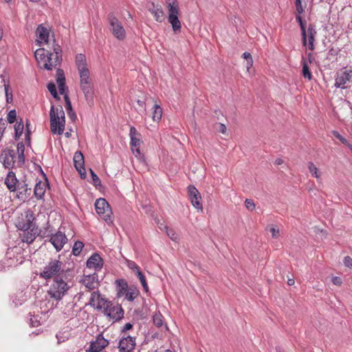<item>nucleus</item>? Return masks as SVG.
Returning <instances> with one entry per match:
<instances>
[{"mask_svg": "<svg viewBox=\"0 0 352 352\" xmlns=\"http://www.w3.org/2000/svg\"><path fill=\"white\" fill-rule=\"evenodd\" d=\"M34 212L31 210H28L25 212L24 215L19 218L16 225L19 230L28 232L25 241L28 243H32L38 236L45 238L50 236L54 233L53 227L50 224L49 221L46 223L44 230L42 231L34 223Z\"/></svg>", "mask_w": 352, "mask_h": 352, "instance_id": "f257e3e1", "label": "nucleus"}, {"mask_svg": "<svg viewBox=\"0 0 352 352\" xmlns=\"http://www.w3.org/2000/svg\"><path fill=\"white\" fill-rule=\"evenodd\" d=\"M70 272L69 269L63 268V263L57 259H52L47 265H46L43 271L40 273V277L48 280L56 276H65L67 272Z\"/></svg>", "mask_w": 352, "mask_h": 352, "instance_id": "f03ea898", "label": "nucleus"}, {"mask_svg": "<svg viewBox=\"0 0 352 352\" xmlns=\"http://www.w3.org/2000/svg\"><path fill=\"white\" fill-rule=\"evenodd\" d=\"M66 279V276L61 277L56 276L54 278L53 283L51 285L50 289L47 291L48 294L52 298L56 300H60L67 294L70 287L65 281Z\"/></svg>", "mask_w": 352, "mask_h": 352, "instance_id": "7ed1b4c3", "label": "nucleus"}, {"mask_svg": "<svg viewBox=\"0 0 352 352\" xmlns=\"http://www.w3.org/2000/svg\"><path fill=\"white\" fill-rule=\"evenodd\" d=\"M58 108L51 106L50 111V129L53 134L61 135L65 130V116L59 117L58 113Z\"/></svg>", "mask_w": 352, "mask_h": 352, "instance_id": "20e7f679", "label": "nucleus"}, {"mask_svg": "<svg viewBox=\"0 0 352 352\" xmlns=\"http://www.w3.org/2000/svg\"><path fill=\"white\" fill-rule=\"evenodd\" d=\"M168 3V21L171 24L175 33L180 32L181 22L179 20V5L177 0H166Z\"/></svg>", "mask_w": 352, "mask_h": 352, "instance_id": "39448f33", "label": "nucleus"}, {"mask_svg": "<svg viewBox=\"0 0 352 352\" xmlns=\"http://www.w3.org/2000/svg\"><path fill=\"white\" fill-rule=\"evenodd\" d=\"M95 209L97 214L108 224L113 222V212L110 205L104 198H99L96 201Z\"/></svg>", "mask_w": 352, "mask_h": 352, "instance_id": "423d86ee", "label": "nucleus"}, {"mask_svg": "<svg viewBox=\"0 0 352 352\" xmlns=\"http://www.w3.org/2000/svg\"><path fill=\"white\" fill-rule=\"evenodd\" d=\"M47 61L43 65V68L51 71L53 67L60 65L62 62V49L60 45H56L54 47V52H47Z\"/></svg>", "mask_w": 352, "mask_h": 352, "instance_id": "0eeeda50", "label": "nucleus"}, {"mask_svg": "<svg viewBox=\"0 0 352 352\" xmlns=\"http://www.w3.org/2000/svg\"><path fill=\"white\" fill-rule=\"evenodd\" d=\"M107 20L113 35L118 40H124L126 37L125 30L113 12L108 14Z\"/></svg>", "mask_w": 352, "mask_h": 352, "instance_id": "6e6552de", "label": "nucleus"}, {"mask_svg": "<svg viewBox=\"0 0 352 352\" xmlns=\"http://www.w3.org/2000/svg\"><path fill=\"white\" fill-rule=\"evenodd\" d=\"M80 87L88 103L93 102L94 91L90 73L80 75Z\"/></svg>", "mask_w": 352, "mask_h": 352, "instance_id": "1a4fd4ad", "label": "nucleus"}, {"mask_svg": "<svg viewBox=\"0 0 352 352\" xmlns=\"http://www.w3.org/2000/svg\"><path fill=\"white\" fill-rule=\"evenodd\" d=\"M108 303L107 307H104V315L112 320L113 322L122 320L124 318V313L122 306L119 304H114L111 301Z\"/></svg>", "mask_w": 352, "mask_h": 352, "instance_id": "9d476101", "label": "nucleus"}, {"mask_svg": "<svg viewBox=\"0 0 352 352\" xmlns=\"http://www.w3.org/2000/svg\"><path fill=\"white\" fill-rule=\"evenodd\" d=\"M187 191L192 205L196 209L202 210L201 196L197 188L194 185H189L187 188Z\"/></svg>", "mask_w": 352, "mask_h": 352, "instance_id": "9b49d317", "label": "nucleus"}, {"mask_svg": "<svg viewBox=\"0 0 352 352\" xmlns=\"http://www.w3.org/2000/svg\"><path fill=\"white\" fill-rule=\"evenodd\" d=\"M30 184L28 182L27 179L24 177L21 179L16 186V191L18 192L17 197L23 201L29 198L32 194V188L29 186Z\"/></svg>", "mask_w": 352, "mask_h": 352, "instance_id": "f8f14e48", "label": "nucleus"}, {"mask_svg": "<svg viewBox=\"0 0 352 352\" xmlns=\"http://www.w3.org/2000/svg\"><path fill=\"white\" fill-rule=\"evenodd\" d=\"M109 340L103 337L102 333L98 334L94 341H91L87 350L89 352H100L109 345Z\"/></svg>", "mask_w": 352, "mask_h": 352, "instance_id": "ddd939ff", "label": "nucleus"}, {"mask_svg": "<svg viewBox=\"0 0 352 352\" xmlns=\"http://www.w3.org/2000/svg\"><path fill=\"white\" fill-rule=\"evenodd\" d=\"M50 237V241L57 252L60 251L64 245L67 242V236L60 231L53 233Z\"/></svg>", "mask_w": 352, "mask_h": 352, "instance_id": "4468645a", "label": "nucleus"}, {"mask_svg": "<svg viewBox=\"0 0 352 352\" xmlns=\"http://www.w3.org/2000/svg\"><path fill=\"white\" fill-rule=\"evenodd\" d=\"M135 346V338L131 336L123 337L119 341L118 349L120 352H131Z\"/></svg>", "mask_w": 352, "mask_h": 352, "instance_id": "2eb2a0df", "label": "nucleus"}, {"mask_svg": "<svg viewBox=\"0 0 352 352\" xmlns=\"http://www.w3.org/2000/svg\"><path fill=\"white\" fill-rule=\"evenodd\" d=\"M86 265L89 269L100 270L103 266V260L98 253H94L87 261Z\"/></svg>", "mask_w": 352, "mask_h": 352, "instance_id": "dca6fc26", "label": "nucleus"}, {"mask_svg": "<svg viewBox=\"0 0 352 352\" xmlns=\"http://www.w3.org/2000/svg\"><path fill=\"white\" fill-rule=\"evenodd\" d=\"M15 152L13 149H5L3 151L1 157L3 159V164L6 168L14 167Z\"/></svg>", "mask_w": 352, "mask_h": 352, "instance_id": "f3484780", "label": "nucleus"}, {"mask_svg": "<svg viewBox=\"0 0 352 352\" xmlns=\"http://www.w3.org/2000/svg\"><path fill=\"white\" fill-rule=\"evenodd\" d=\"M76 65L79 72V75L89 74L87 67L86 56L83 54H78L75 58Z\"/></svg>", "mask_w": 352, "mask_h": 352, "instance_id": "a211bd4d", "label": "nucleus"}, {"mask_svg": "<svg viewBox=\"0 0 352 352\" xmlns=\"http://www.w3.org/2000/svg\"><path fill=\"white\" fill-rule=\"evenodd\" d=\"M21 179H17L15 173H14L12 170H10L7 174L6 178H5V184L8 189L10 192H16V186L19 183Z\"/></svg>", "mask_w": 352, "mask_h": 352, "instance_id": "6ab92c4d", "label": "nucleus"}, {"mask_svg": "<svg viewBox=\"0 0 352 352\" xmlns=\"http://www.w3.org/2000/svg\"><path fill=\"white\" fill-rule=\"evenodd\" d=\"M350 72H351V71H344L338 73L335 79V86L338 88H346V85L351 78Z\"/></svg>", "mask_w": 352, "mask_h": 352, "instance_id": "aec40b11", "label": "nucleus"}, {"mask_svg": "<svg viewBox=\"0 0 352 352\" xmlns=\"http://www.w3.org/2000/svg\"><path fill=\"white\" fill-rule=\"evenodd\" d=\"M148 10L153 15L156 21L162 22L164 20V13L161 6H156L151 2L148 6Z\"/></svg>", "mask_w": 352, "mask_h": 352, "instance_id": "412c9836", "label": "nucleus"}, {"mask_svg": "<svg viewBox=\"0 0 352 352\" xmlns=\"http://www.w3.org/2000/svg\"><path fill=\"white\" fill-rule=\"evenodd\" d=\"M56 82L59 89V93L61 95L66 94L65 91H67V87L65 84V76L63 69L58 68L56 70Z\"/></svg>", "mask_w": 352, "mask_h": 352, "instance_id": "4be33fe9", "label": "nucleus"}, {"mask_svg": "<svg viewBox=\"0 0 352 352\" xmlns=\"http://www.w3.org/2000/svg\"><path fill=\"white\" fill-rule=\"evenodd\" d=\"M130 138H131V148L133 153H134V148L140 146V133L136 130L134 126L130 127Z\"/></svg>", "mask_w": 352, "mask_h": 352, "instance_id": "5701e85b", "label": "nucleus"}, {"mask_svg": "<svg viewBox=\"0 0 352 352\" xmlns=\"http://www.w3.org/2000/svg\"><path fill=\"white\" fill-rule=\"evenodd\" d=\"M115 284L116 286L117 297L120 298L124 296V293L129 288L126 280L124 278H119L116 280Z\"/></svg>", "mask_w": 352, "mask_h": 352, "instance_id": "b1692460", "label": "nucleus"}, {"mask_svg": "<svg viewBox=\"0 0 352 352\" xmlns=\"http://www.w3.org/2000/svg\"><path fill=\"white\" fill-rule=\"evenodd\" d=\"M307 35L308 36L309 41V49L311 51L314 50V41L315 37L316 36V31L314 27V25H310L308 27Z\"/></svg>", "mask_w": 352, "mask_h": 352, "instance_id": "393cba45", "label": "nucleus"}, {"mask_svg": "<svg viewBox=\"0 0 352 352\" xmlns=\"http://www.w3.org/2000/svg\"><path fill=\"white\" fill-rule=\"evenodd\" d=\"M45 186L46 184L41 181H38L35 184L34 194L38 199H41L43 197L45 192Z\"/></svg>", "mask_w": 352, "mask_h": 352, "instance_id": "a878e982", "label": "nucleus"}, {"mask_svg": "<svg viewBox=\"0 0 352 352\" xmlns=\"http://www.w3.org/2000/svg\"><path fill=\"white\" fill-rule=\"evenodd\" d=\"M37 36L45 43H48L49 32L47 29L43 26V24L38 25L36 31Z\"/></svg>", "mask_w": 352, "mask_h": 352, "instance_id": "bb28decb", "label": "nucleus"}, {"mask_svg": "<svg viewBox=\"0 0 352 352\" xmlns=\"http://www.w3.org/2000/svg\"><path fill=\"white\" fill-rule=\"evenodd\" d=\"M74 164L76 169L78 170V169L84 170V156L80 151H76L74 156Z\"/></svg>", "mask_w": 352, "mask_h": 352, "instance_id": "cd10ccee", "label": "nucleus"}, {"mask_svg": "<svg viewBox=\"0 0 352 352\" xmlns=\"http://www.w3.org/2000/svg\"><path fill=\"white\" fill-rule=\"evenodd\" d=\"M64 100L65 102V109L67 112L68 116L69 118L74 120L76 119V114L75 111L73 110L72 102L70 101L69 97L68 96V94H65L64 96Z\"/></svg>", "mask_w": 352, "mask_h": 352, "instance_id": "c85d7f7f", "label": "nucleus"}, {"mask_svg": "<svg viewBox=\"0 0 352 352\" xmlns=\"http://www.w3.org/2000/svg\"><path fill=\"white\" fill-rule=\"evenodd\" d=\"M14 139L16 141H18L24 130V124L23 122L22 118H20L19 121H16V124H14Z\"/></svg>", "mask_w": 352, "mask_h": 352, "instance_id": "c756f323", "label": "nucleus"}, {"mask_svg": "<svg viewBox=\"0 0 352 352\" xmlns=\"http://www.w3.org/2000/svg\"><path fill=\"white\" fill-rule=\"evenodd\" d=\"M80 282L85 285L88 291H91L98 287V285L88 275H84Z\"/></svg>", "mask_w": 352, "mask_h": 352, "instance_id": "7c9ffc66", "label": "nucleus"}, {"mask_svg": "<svg viewBox=\"0 0 352 352\" xmlns=\"http://www.w3.org/2000/svg\"><path fill=\"white\" fill-rule=\"evenodd\" d=\"M140 292L136 287H129L127 291L124 293L125 298L129 301H133L134 299L139 295Z\"/></svg>", "mask_w": 352, "mask_h": 352, "instance_id": "2f4dec72", "label": "nucleus"}, {"mask_svg": "<svg viewBox=\"0 0 352 352\" xmlns=\"http://www.w3.org/2000/svg\"><path fill=\"white\" fill-rule=\"evenodd\" d=\"M296 19L298 21V23H299V25L300 27L302 45L304 46H306V45H307V32H306L305 25L304 22L302 21L301 16L296 15Z\"/></svg>", "mask_w": 352, "mask_h": 352, "instance_id": "473e14b6", "label": "nucleus"}, {"mask_svg": "<svg viewBox=\"0 0 352 352\" xmlns=\"http://www.w3.org/2000/svg\"><path fill=\"white\" fill-rule=\"evenodd\" d=\"M152 119L155 122H160L162 119V109L159 104H155L153 107Z\"/></svg>", "mask_w": 352, "mask_h": 352, "instance_id": "72a5a7b5", "label": "nucleus"}, {"mask_svg": "<svg viewBox=\"0 0 352 352\" xmlns=\"http://www.w3.org/2000/svg\"><path fill=\"white\" fill-rule=\"evenodd\" d=\"M301 63H302V76L305 78H307L309 80H310L312 78V75L309 70L308 64L304 57H302Z\"/></svg>", "mask_w": 352, "mask_h": 352, "instance_id": "f704fd0d", "label": "nucleus"}, {"mask_svg": "<svg viewBox=\"0 0 352 352\" xmlns=\"http://www.w3.org/2000/svg\"><path fill=\"white\" fill-rule=\"evenodd\" d=\"M153 322L157 327H162L164 323V318L160 311L156 312L153 316Z\"/></svg>", "mask_w": 352, "mask_h": 352, "instance_id": "c9c22d12", "label": "nucleus"}, {"mask_svg": "<svg viewBox=\"0 0 352 352\" xmlns=\"http://www.w3.org/2000/svg\"><path fill=\"white\" fill-rule=\"evenodd\" d=\"M31 134L30 122L29 120L25 122V142L28 146H31Z\"/></svg>", "mask_w": 352, "mask_h": 352, "instance_id": "e433bc0d", "label": "nucleus"}, {"mask_svg": "<svg viewBox=\"0 0 352 352\" xmlns=\"http://www.w3.org/2000/svg\"><path fill=\"white\" fill-rule=\"evenodd\" d=\"M3 80L4 82V89H5L6 102L8 103H11L13 100V96H12V92L11 88H10V86L9 84V80H8L7 83L6 82L5 79H3Z\"/></svg>", "mask_w": 352, "mask_h": 352, "instance_id": "4c0bfd02", "label": "nucleus"}, {"mask_svg": "<svg viewBox=\"0 0 352 352\" xmlns=\"http://www.w3.org/2000/svg\"><path fill=\"white\" fill-rule=\"evenodd\" d=\"M83 248L84 243L80 241H76L73 245L72 253L74 256H79Z\"/></svg>", "mask_w": 352, "mask_h": 352, "instance_id": "58836bf2", "label": "nucleus"}, {"mask_svg": "<svg viewBox=\"0 0 352 352\" xmlns=\"http://www.w3.org/2000/svg\"><path fill=\"white\" fill-rule=\"evenodd\" d=\"M47 88L55 100H60V98L57 93L56 85L54 82H49L47 85Z\"/></svg>", "mask_w": 352, "mask_h": 352, "instance_id": "ea45409f", "label": "nucleus"}, {"mask_svg": "<svg viewBox=\"0 0 352 352\" xmlns=\"http://www.w3.org/2000/svg\"><path fill=\"white\" fill-rule=\"evenodd\" d=\"M109 302V300L102 298L101 294H100V298L98 299L95 308L98 310H101L102 308L104 309V307H107Z\"/></svg>", "mask_w": 352, "mask_h": 352, "instance_id": "a19ab883", "label": "nucleus"}, {"mask_svg": "<svg viewBox=\"0 0 352 352\" xmlns=\"http://www.w3.org/2000/svg\"><path fill=\"white\" fill-rule=\"evenodd\" d=\"M332 134L334 137H336L337 139H338L342 144L347 146L349 148L352 149V145L349 143L347 140L344 138L342 135L340 134V133L337 131H332Z\"/></svg>", "mask_w": 352, "mask_h": 352, "instance_id": "79ce46f5", "label": "nucleus"}, {"mask_svg": "<svg viewBox=\"0 0 352 352\" xmlns=\"http://www.w3.org/2000/svg\"><path fill=\"white\" fill-rule=\"evenodd\" d=\"M308 168L314 177L317 179L320 178V173H319L318 168L314 165L313 162H309Z\"/></svg>", "mask_w": 352, "mask_h": 352, "instance_id": "37998d69", "label": "nucleus"}, {"mask_svg": "<svg viewBox=\"0 0 352 352\" xmlns=\"http://www.w3.org/2000/svg\"><path fill=\"white\" fill-rule=\"evenodd\" d=\"M243 57L244 59H245L247 60L246 68H247V71L249 72L250 69L253 65V60H252V55L250 54V53L245 52L243 54Z\"/></svg>", "mask_w": 352, "mask_h": 352, "instance_id": "c03bdc74", "label": "nucleus"}, {"mask_svg": "<svg viewBox=\"0 0 352 352\" xmlns=\"http://www.w3.org/2000/svg\"><path fill=\"white\" fill-rule=\"evenodd\" d=\"M100 294L99 291L93 292L91 294L89 305L95 308L96 305V301L100 298Z\"/></svg>", "mask_w": 352, "mask_h": 352, "instance_id": "a18cd8bd", "label": "nucleus"}, {"mask_svg": "<svg viewBox=\"0 0 352 352\" xmlns=\"http://www.w3.org/2000/svg\"><path fill=\"white\" fill-rule=\"evenodd\" d=\"M7 121L10 124H12L14 122H16L18 120L16 119V113L14 109L11 110L8 112L7 115Z\"/></svg>", "mask_w": 352, "mask_h": 352, "instance_id": "49530a36", "label": "nucleus"}, {"mask_svg": "<svg viewBox=\"0 0 352 352\" xmlns=\"http://www.w3.org/2000/svg\"><path fill=\"white\" fill-rule=\"evenodd\" d=\"M47 52H48V51L45 50L43 48L38 49L35 52V57L37 58L38 56H39L41 58V59H43L46 62L47 61V56H46Z\"/></svg>", "mask_w": 352, "mask_h": 352, "instance_id": "de8ad7c7", "label": "nucleus"}, {"mask_svg": "<svg viewBox=\"0 0 352 352\" xmlns=\"http://www.w3.org/2000/svg\"><path fill=\"white\" fill-rule=\"evenodd\" d=\"M89 170L93 179V184L96 186V188H98V186H101V181L98 176L91 168L89 169Z\"/></svg>", "mask_w": 352, "mask_h": 352, "instance_id": "09e8293b", "label": "nucleus"}, {"mask_svg": "<svg viewBox=\"0 0 352 352\" xmlns=\"http://www.w3.org/2000/svg\"><path fill=\"white\" fill-rule=\"evenodd\" d=\"M245 206L249 211H254L256 208L254 201L251 199H246L245 200Z\"/></svg>", "mask_w": 352, "mask_h": 352, "instance_id": "8fccbe9b", "label": "nucleus"}, {"mask_svg": "<svg viewBox=\"0 0 352 352\" xmlns=\"http://www.w3.org/2000/svg\"><path fill=\"white\" fill-rule=\"evenodd\" d=\"M6 121L2 118H0V142L1 141L2 137L6 131Z\"/></svg>", "mask_w": 352, "mask_h": 352, "instance_id": "3c124183", "label": "nucleus"}, {"mask_svg": "<svg viewBox=\"0 0 352 352\" xmlns=\"http://www.w3.org/2000/svg\"><path fill=\"white\" fill-rule=\"evenodd\" d=\"M164 228L166 230L167 235L170 237V239H172L173 241H175L177 239V235L174 230L168 229V226H166L164 227Z\"/></svg>", "mask_w": 352, "mask_h": 352, "instance_id": "603ef678", "label": "nucleus"}, {"mask_svg": "<svg viewBox=\"0 0 352 352\" xmlns=\"http://www.w3.org/2000/svg\"><path fill=\"white\" fill-rule=\"evenodd\" d=\"M295 5H296V12H297L296 15L300 16V14L304 12V8L302 5L301 0H296Z\"/></svg>", "mask_w": 352, "mask_h": 352, "instance_id": "864d4df0", "label": "nucleus"}, {"mask_svg": "<svg viewBox=\"0 0 352 352\" xmlns=\"http://www.w3.org/2000/svg\"><path fill=\"white\" fill-rule=\"evenodd\" d=\"M270 232L274 239H278L280 236V231L276 226H272L270 229Z\"/></svg>", "mask_w": 352, "mask_h": 352, "instance_id": "5fc2aeb1", "label": "nucleus"}, {"mask_svg": "<svg viewBox=\"0 0 352 352\" xmlns=\"http://www.w3.org/2000/svg\"><path fill=\"white\" fill-rule=\"evenodd\" d=\"M136 157H138L140 160H144V155L143 153L140 152V146H137L134 148V153Z\"/></svg>", "mask_w": 352, "mask_h": 352, "instance_id": "6e6d98bb", "label": "nucleus"}, {"mask_svg": "<svg viewBox=\"0 0 352 352\" xmlns=\"http://www.w3.org/2000/svg\"><path fill=\"white\" fill-rule=\"evenodd\" d=\"M129 267L133 271V272L135 274V272L140 270V267L133 261H131L129 265Z\"/></svg>", "mask_w": 352, "mask_h": 352, "instance_id": "4d7b16f0", "label": "nucleus"}, {"mask_svg": "<svg viewBox=\"0 0 352 352\" xmlns=\"http://www.w3.org/2000/svg\"><path fill=\"white\" fill-rule=\"evenodd\" d=\"M344 264L347 267H352V258L347 256L344 258Z\"/></svg>", "mask_w": 352, "mask_h": 352, "instance_id": "13d9d810", "label": "nucleus"}, {"mask_svg": "<svg viewBox=\"0 0 352 352\" xmlns=\"http://www.w3.org/2000/svg\"><path fill=\"white\" fill-rule=\"evenodd\" d=\"M331 281L333 285H338V286H340L342 283V280L341 278H340L338 276L332 277Z\"/></svg>", "mask_w": 352, "mask_h": 352, "instance_id": "bf43d9fd", "label": "nucleus"}, {"mask_svg": "<svg viewBox=\"0 0 352 352\" xmlns=\"http://www.w3.org/2000/svg\"><path fill=\"white\" fill-rule=\"evenodd\" d=\"M25 163V155L23 153H18V164L19 166H22Z\"/></svg>", "mask_w": 352, "mask_h": 352, "instance_id": "052dcab7", "label": "nucleus"}, {"mask_svg": "<svg viewBox=\"0 0 352 352\" xmlns=\"http://www.w3.org/2000/svg\"><path fill=\"white\" fill-rule=\"evenodd\" d=\"M135 274L138 276V278H139L140 283H143L146 280L145 276L141 272V270H138V271L135 272Z\"/></svg>", "mask_w": 352, "mask_h": 352, "instance_id": "680f3d73", "label": "nucleus"}, {"mask_svg": "<svg viewBox=\"0 0 352 352\" xmlns=\"http://www.w3.org/2000/svg\"><path fill=\"white\" fill-rule=\"evenodd\" d=\"M17 152L18 153H24V151H25V146H24V144L23 142H20L17 144Z\"/></svg>", "mask_w": 352, "mask_h": 352, "instance_id": "e2e57ef3", "label": "nucleus"}, {"mask_svg": "<svg viewBox=\"0 0 352 352\" xmlns=\"http://www.w3.org/2000/svg\"><path fill=\"white\" fill-rule=\"evenodd\" d=\"M31 318H30V324L32 326V327H38L40 325V322L39 321L37 320V319H35L34 320V316H32L30 315Z\"/></svg>", "mask_w": 352, "mask_h": 352, "instance_id": "0e129e2a", "label": "nucleus"}, {"mask_svg": "<svg viewBox=\"0 0 352 352\" xmlns=\"http://www.w3.org/2000/svg\"><path fill=\"white\" fill-rule=\"evenodd\" d=\"M89 276H90L91 279H93V280L99 286V281H98V275L97 273H94L92 274H89Z\"/></svg>", "mask_w": 352, "mask_h": 352, "instance_id": "69168bd1", "label": "nucleus"}, {"mask_svg": "<svg viewBox=\"0 0 352 352\" xmlns=\"http://www.w3.org/2000/svg\"><path fill=\"white\" fill-rule=\"evenodd\" d=\"M133 324H131V322L126 323L122 329V332H125L128 330L131 329L133 328Z\"/></svg>", "mask_w": 352, "mask_h": 352, "instance_id": "338daca9", "label": "nucleus"}, {"mask_svg": "<svg viewBox=\"0 0 352 352\" xmlns=\"http://www.w3.org/2000/svg\"><path fill=\"white\" fill-rule=\"evenodd\" d=\"M78 172L79 173V174L80 175V177L82 179H85L86 177V171H85V168H84V170H82V168L81 169H78Z\"/></svg>", "mask_w": 352, "mask_h": 352, "instance_id": "774afa93", "label": "nucleus"}]
</instances>
